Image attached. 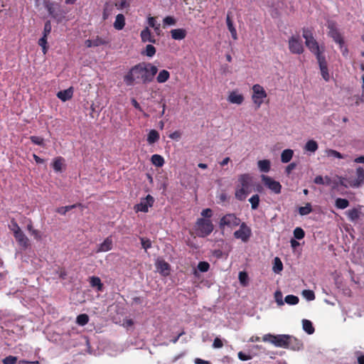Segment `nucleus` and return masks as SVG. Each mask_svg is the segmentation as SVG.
Returning a JSON list of instances; mask_svg holds the SVG:
<instances>
[{"label":"nucleus","mask_w":364,"mask_h":364,"mask_svg":"<svg viewBox=\"0 0 364 364\" xmlns=\"http://www.w3.org/2000/svg\"><path fill=\"white\" fill-rule=\"evenodd\" d=\"M140 36L143 42H150L152 43H156V42L154 37L151 36V31L147 27L141 31Z\"/></svg>","instance_id":"obj_21"},{"label":"nucleus","mask_w":364,"mask_h":364,"mask_svg":"<svg viewBox=\"0 0 364 364\" xmlns=\"http://www.w3.org/2000/svg\"><path fill=\"white\" fill-rule=\"evenodd\" d=\"M303 343L291 336H288V340L286 348H289L293 350H300L303 348Z\"/></svg>","instance_id":"obj_13"},{"label":"nucleus","mask_w":364,"mask_h":364,"mask_svg":"<svg viewBox=\"0 0 364 364\" xmlns=\"http://www.w3.org/2000/svg\"><path fill=\"white\" fill-rule=\"evenodd\" d=\"M17 364H40L38 361H28L26 360H19Z\"/></svg>","instance_id":"obj_64"},{"label":"nucleus","mask_w":364,"mask_h":364,"mask_svg":"<svg viewBox=\"0 0 364 364\" xmlns=\"http://www.w3.org/2000/svg\"><path fill=\"white\" fill-rule=\"evenodd\" d=\"M11 230L13 232L14 235L17 234L18 232L22 231L18 225L15 221H11V224L9 226Z\"/></svg>","instance_id":"obj_54"},{"label":"nucleus","mask_w":364,"mask_h":364,"mask_svg":"<svg viewBox=\"0 0 364 364\" xmlns=\"http://www.w3.org/2000/svg\"><path fill=\"white\" fill-rule=\"evenodd\" d=\"M243 100V96L236 92H232L228 97V101L232 104L241 105Z\"/></svg>","instance_id":"obj_23"},{"label":"nucleus","mask_w":364,"mask_h":364,"mask_svg":"<svg viewBox=\"0 0 364 364\" xmlns=\"http://www.w3.org/2000/svg\"><path fill=\"white\" fill-rule=\"evenodd\" d=\"M274 272L279 273L283 269V264L279 257L274 259L273 268Z\"/></svg>","instance_id":"obj_38"},{"label":"nucleus","mask_w":364,"mask_h":364,"mask_svg":"<svg viewBox=\"0 0 364 364\" xmlns=\"http://www.w3.org/2000/svg\"><path fill=\"white\" fill-rule=\"evenodd\" d=\"M296 164L295 163H291L290 164H289L287 168H286V172L289 174L292 170H294L295 168H296Z\"/></svg>","instance_id":"obj_63"},{"label":"nucleus","mask_w":364,"mask_h":364,"mask_svg":"<svg viewBox=\"0 0 364 364\" xmlns=\"http://www.w3.org/2000/svg\"><path fill=\"white\" fill-rule=\"evenodd\" d=\"M299 297L294 295H287L284 299V301L289 305H295L299 303Z\"/></svg>","instance_id":"obj_40"},{"label":"nucleus","mask_w":364,"mask_h":364,"mask_svg":"<svg viewBox=\"0 0 364 364\" xmlns=\"http://www.w3.org/2000/svg\"><path fill=\"white\" fill-rule=\"evenodd\" d=\"M169 77H170L169 73L166 70H162L159 72V73L156 77V80H157L158 82L163 83V82H166L168 80Z\"/></svg>","instance_id":"obj_30"},{"label":"nucleus","mask_w":364,"mask_h":364,"mask_svg":"<svg viewBox=\"0 0 364 364\" xmlns=\"http://www.w3.org/2000/svg\"><path fill=\"white\" fill-rule=\"evenodd\" d=\"M76 321L80 326H85L88 323L89 317L85 314H80L77 316Z\"/></svg>","instance_id":"obj_43"},{"label":"nucleus","mask_w":364,"mask_h":364,"mask_svg":"<svg viewBox=\"0 0 364 364\" xmlns=\"http://www.w3.org/2000/svg\"><path fill=\"white\" fill-rule=\"evenodd\" d=\"M240 222V219L235 214L228 213L220 218L219 227L223 230L226 228L232 230L237 227L241 223Z\"/></svg>","instance_id":"obj_4"},{"label":"nucleus","mask_w":364,"mask_h":364,"mask_svg":"<svg viewBox=\"0 0 364 364\" xmlns=\"http://www.w3.org/2000/svg\"><path fill=\"white\" fill-rule=\"evenodd\" d=\"M51 31V23L50 21H47L44 25L43 36L47 37Z\"/></svg>","instance_id":"obj_55"},{"label":"nucleus","mask_w":364,"mask_h":364,"mask_svg":"<svg viewBox=\"0 0 364 364\" xmlns=\"http://www.w3.org/2000/svg\"><path fill=\"white\" fill-rule=\"evenodd\" d=\"M156 266L158 272L160 274H161L164 276L169 274L170 265L166 261H164L163 259L158 260L156 263Z\"/></svg>","instance_id":"obj_16"},{"label":"nucleus","mask_w":364,"mask_h":364,"mask_svg":"<svg viewBox=\"0 0 364 364\" xmlns=\"http://www.w3.org/2000/svg\"><path fill=\"white\" fill-rule=\"evenodd\" d=\"M45 7L46 8L49 14L53 18H55L58 16V11L59 10V6L58 4H55L50 2V1H45Z\"/></svg>","instance_id":"obj_18"},{"label":"nucleus","mask_w":364,"mask_h":364,"mask_svg":"<svg viewBox=\"0 0 364 364\" xmlns=\"http://www.w3.org/2000/svg\"><path fill=\"white\" fill-rule=\"evenodd\" d=\"M305 236V232L301 228H296L294 230V237L297 240H301Z\"/></svg>","instance_id":"obj_45"},{"label":"nucleus","mask_w":364,"mask_h":364,"mask_svg":"<svg viewBox=\"0 0 364 364\" xmlns=\"http://www.w3.org/2000/svg\"><path fill=\"white\" fill-rule=\"evenodd\" d=\"M318 149V144L314 140H309L305 145V150L310 152H315Z\"/></svg>","instance_id":"obj_36"},{"label":"nucleus","mask_w":364,"mask_h":364,"mask_svg":"<svg viewBox=\"0 0 364 364\" xmlns=\"http://www.w3.org/2000/svg\"><path fill=\"white\" fill-rule=\"evenodd\" d=\"M249 201L250 203H251L252 205V208L253 210H255L258 208L259 206V197L257 194H255V195H253L250 199H249Z\"/></svg>","instance_id":"obj_44"},{"label":"nucleus","mask_w":364,"mask_h":364,"mask_svg":"<svg viewBox=\"0 0 364 364\" xmlns=\"http://www.w3.org/2000/svg\"><path fill=\"white\" fill-rule=\"evenodd\" d=\"M197 268L201 272H206L210 268V264L207 262H200Z\"/></svg>","instance_id":"obj_47"},{"label":"nucleus","mask_w":364,"mask_h":364,"mask_svg":"<svg viewBox=\"0 0 364 364\" xmlns=\"http://www.w3.org/2000/svg\"><path fill=\"white\" fill-rule=\"evenodd\" d=\"M154 202V198L151 196L148 195L146 198H142L141 202L135 205L134 208L136 212L141 211L146 213L149 210V208L153 205Z\"/></svg>","instance_id":"obj_10"},{"label":"nucleus","mask_w":364,"mask_h":364,"mask_svg":"<svg viewBox=\"0 0 364 364\" xmlns=\"http://www.w3.org/2000/svg\"><path fill=\"white\" fill-rule=\"evenodd\" d=\"M289 48L292 53L301 54L304 52L302 41L299 36H292L289 39Z\"/></svg>","instance_id":"obj_6"},{"label":"nucleus","mask_w":364,"mask_h":364,"mask_svg":"<svg viewBox=\"0 0 364 364\" xmlns=\"http://www.w3.org/2000/svg\"><path fill=\"white\" fill-rule=\"evenodd\" d=\"M237 356H238L239 359L242 361H246V360H249L252 359L251 355H247L242 351H240L238 353Z\"/></svg>","instance_id":"obj_58"},{"label":"nucleus","mask_w":364,"mask_h":364,"mask_svg":"<svg viewBox=\"0 0 364 364\" xmlns=\"http://www.w3.org/2000/svg\"><path fill=\"white\" fill-rule=\"evenodd\" d=\"M282 293L280 291H277L274 293V299L278 306L284 305Z\"/></svg>","instance_id":"obj_52"},{"label":"nucleus","mask_w":364,"mask_h":364,"mask_svg":"<svg viewBox=\"0 0 364 364\" xmlns=\"http://www.w3.org/2000/svg\"><path fill=\"white\" fill-rule=\"evenodd\" d=\"M240 283L242 287H247L249 284V277L247 272H240L238 275Z\"/></svg>","instance_id":"obj_34"},{"label":"nucleus","mask_w":364,"mask_h":364,"mask_svg":"<svg viewBox=\"0 0 364 364\" xmlns=\"http://www.w3.org/2000/svg\"><path fill=\"white\" fill-rule=\"evenodd\" d=\"M239 225L240 229L234 232V237L237 239H240L243 242L248 241L252 235L250 228L245 223H242Z\"/></svg>","instance_id":"obj_5"},{"label":"nucleus","mask_w":364,"mask_h":364,"mask_svg":"<svg viewBox=\"0 0 364 364\" xmlns=\"http://www.w3.org/2000/svg\"><path fill=\"white\" fill-rule=\"evenodd\" d=\"M293 151L291 149H285L281 154V161L283 163H288L293 156Z\"/></svg>","instance_id":"obj_27"},{"label":"nucleus","mask_w":364,"mask_h":364,"mask_svg":"<svg viewBox=\"0 0 364 364\" xmlns=\"http://www.w3.org/2000/svg\"><path fill=\"white\" fill-rule=\"evenodd\" d=\"M302 36L305 39V44L306 47L316 55V59H318V56H324L323 55L324 48L323 47H320L318 46V43L314 38L311 31L309 28H304Z\"/></svg>","instance_id":"obj_2"},{"label":"nucleus","mask_w":364,"mask_h":364,"mask_svg":"<svg viewBox=\"0 0 364 364\" xmlns=\"http://www.w3.org/2000/svg\"><path fill=\"white\" fill-rule=\"evenodd\" d=\"M151 162L154 166L161 167L164 164V159L161 155L154 154L151 156Z\"/></svg>","instance_id":"obj_31"},{"label":"nucleus","mask_w":364,"mask_h":364,"mask_svg":"<svg viewBox=\"0 0 364 364\" xmlns=\"http://www.w3.org/2000/svg\"><path fill=\"white\" fill-rule=\"evenodd\" d=\"M289 335H277L272 337V340H270V343L274 344L277 347L284 348L287 347V340Z\"/></svg>","instance_id":"obj_14"},{"label":"nucleus","mask_w":364,"mask_h":364,"mask_svg":"<svg viewBox=\"0 0 364 364\" xmlns=\"http://www.w3.org/2000/svg\"><path fill=\"white\" fill-rule=\"evenodd\" d=\"M226 23L228 28V30L230 31L232 38L235 40L237 38V31L235 28L233 26L232 21L230 18L229 13L227 14L226 17Z\"/></svg>","instance_id":"obj_26"},{"label":"nucleus","mask_w":364,"mask_h":364,"mask_svg":"<svg viewBox=\"0 0 364 364\" xmlns=\"http://www.w3.org/2000/svg\"><path fill=\"white\" fill-rule=\"evenodd\" d=\"M78 205H80V204H74L72 205L60 207L57 209V212L60 215H65L68 211L75 208Z\"/></svg>","instance_id":"obj_42"},{"label":"nucleus","mask_w":364,"mask_h":364,"mask_svg":"<svg viewBox=\"0 0 364 364\" xmlns=\"http://www.w3.org/2000/svg\"><path fill=\"white\" fill-rule=\"evenodd\" d=\"M317 61L319 65V68L321 70V74L322 77L326 81H328L330 75L328 71L327 62L326 60L325 56H318Z\"/></svg>","instance_id":"obj_12"},{"label":"nucleus","mask_w":364,"mask_h":364,"mask_svg":"<svg viewBox=\"0 0 364 364\" xmlns=\"http://www.w3.org/2000/svg\"><path fill=\"white\" fill-rule=\"evenodd\" d=\"M156 53V48L154 46L149 44L146 46V55L148 57H152Z\"/></svg>","instance_id":"obj_53"},{"label":"nucleus","mask_w":364,"mask_h":364,"mask_svg":"<svg viewBox=\"0 0 364 364\" xmlns=\"http://www.w3.org/2000/svg\"><path fill=\"white\" fill-rule=\"evenodd\" d=\"M201 215L203 218H207L206 219L210 218L212 215V210L210 208H205L201 212Z\"/></svg>","instance_id":"obj_61"},{"label":"nucleus","mask_w":364,"mask_h":364,"mask_svg":"<svg viewBox=\"0 0 364 364\" xmlns=\"http://www.w3.org/2000/svg\"><path fill=\"white\" fill-rule=\"evenodd\" d=\"M73 95V87H70L67 90H61L58 92L57 97L60 99L62 101L65 102L70 100Z\"/></svg>","instance_id":"obj_22"},{"label":"nucleus","mask_w":364,"mask_h":364,"mask_svg":"<svg viewBox=\"0 0 364 364\" xmlns=\"http://www.w3.org/2000/svg\"><path fill=\"white\" fill-rule=\"evenodd\" d=\"M31 141L37 145H42L43 143V139L40 136H31Z\"/></svg>","instance_id":"obj_57"},{"label":"nucleus","mask_w":364,"mask_h":364,"mask_svg":"<svg viewBox=\"0 0 364 364\" xmlns=\"http://www.w3.org/2000/svg\"><path fill=\"white\" fill-rule=\"evenodd\" d=\"M250 192L251 190H247L241 187L236 191L235 197L240 200H243Z\"/></svg>","instance_id":"obj_29"},{"label":"nucleus","mask_w":364,"mask_h":364,"mask_svg":"<svg viewBox=\"0 0 364 364\" xmlns=\"http://www.w3.org/2000/svg\"><path fill=\"white\" fill-rule=\"evenodd\" d=\"M159 139V134L157 131L153 129L151 130L148 134L147 141L149 144H154Z\"/></svg>","instance_id":"obj_33"},{"label":"nucleus","mask_w":364,"mask_h":364,"mask_svg":"<svg viewBox=\"0 0 364 364\" xmlns=\"http://www.w3.org/2000/svg\"><path fill=\"white\" fill-rule=\"evenodd\" d=\"M22 250H26L31 246L30 240L23 231L14 235Z\"/></svg>","instance_id":"obj_11"},{"label":"nucleus","mask_w":364,"mask_h":364,"mask_svg":"<svg viewBox=\"0 0 364 364\" xmlns=\"http://www.w3.org/2000/svg\"><path fill=\"white\" fill-rule=\"evenodd\" d=\"M326 154L328 156L335 157L338 159H343V156L338 151L333 149H328L326 150Z\"/></svg>","instance_id":"obj_48"},{"label":"nucleus","mask_w":364,"mask_h":364,"mask_svg":"<svg viewBox=\"0 0 364 364\" xmlns=\"http://www.w3.org/2000/svg\"><path fill=\"white\" fill-rule=\"evenodd\" d=\"M125 25V18L123 14H119L117 15L115 21L114 22V27L117 30H122Z\"/></svg>","instance_id":"obj_25"},{"label":"nucleus","mask_w":364,"mask_h":364,"mask_svg":"<svg viewBox=\"0 0 364 364\" xmlns=\"http://www.w3.org/2000/svg\"><path fill=\"white\" fill-rule=\"evenodd\" d=\"M357 178L352 181L350 185L353 187H359L364 181V169L359 166L356 168Z\"/></svg>","instance_id":"obj_17"},{"label":"nucleus","mask_w":364,"mask_h":364,"mask_svg":"<svg viewBox=\"0 0 364 364\" xmlns=\"http://www.w3.org/2000/svg\"><path fill=\"white\" fill-rule=\"evenodd\" d=\"M63 161L64 160L61 157H58L55 159L53 167L55 171H61Z\"/></svg>","instance_id":"obj_41"},{"label":"nucleus","mask_w":364,"mask_h":364,"mask_svg":"<svg viewBox=\"0 0 364 364\" xmlns=\"http://www.w3.org/2000/svg\"><path fill=\"white\" fill-rule=\"evenodd\" d=\"M223 346V343L222 341L219 338H215L213 341V347L214 348H220Z\"/></svg>","instance_id":"obj_60"},{"label":"nucleus","mask_w":364,"mask_h":364,"mask_svg":"<svg viewBox=\"0 0 364 364\" xmlns=\"http://www.w3.org/2000/svg\"><path fill=\"white\" fill-rule=\"evenodd\" d=\"M241 187L247 190H251L252 177L248 174L241 175L239 178Z\"/></svg>","instance_id":"obj_19"},{"label":"nucleus","mask_w":364,"mask_h":364,"mask_svg":"<svg viewBox=\"0 0 364 364\" xmlns=\"http://www.w3.org/2000/svg\"><path fill=\"white\" fill-rule=\"evenodd\" d=\"M335 205L338 209H345L349 205V201L346 198H338L336 200Z\"/></svg>","instance_id":"obj_35"},{"label":"nucleus","mask_w":364,"mask_h":364,"mask_svg":"<svg viewBox=\"0 0 364 364\" xmlns=\"http://www.w3.org/2000/svg\"><path fill=\"white\" fill-rule=\"evenodd\" d=\"M141 244L142 247L146 251L151 247V242L149 239L145 237H140Z\"/></svg>","instance_id":"obj_50"},{"label":"nucleus","mask_w":364,"mask_h":364,"mask_svg":"<svg viewBox=\"0 0 364 364\" xmlns=\"http://www.w3.org/2000/svg\"><path fill=\"white\" fill-rule=\"evenodd\" d=\"M164 23L166 25L171 26L176 24V20L172 16H166L164 19Z\"/></svg>","instance_id":"obj_59"},{"label":"nucleus","mask_w":364,"mask_h":364,"mask_svg":"<svg viewBox=\"0 0 364 364\" xmlns=\"http://www.w3.org/2000/svg\"><path fill=\"white\" fill-rule=\"evenodd\" d=\"M312 212V207L311 203H307L305 206L299 208V213L301 215H306Z\"/></svg>","instance_id":"obj_39"},{"label":"nucleus","mask_w":364,"mask_h":364,"mask_svg":"<svg viewBox=\"0 0 364 364\" xmlns=\"http://www.w3.org/2000/svg\"><path fill=\"white\" fill-rule=\"evenodd\" d=\"M47 43V37H44L43 36L42 38H41L38 41V45L43 48V53H46V45Z\"/></svg>","instance_id":"obj_56"},{"label":"nucleus","mask_w":364,"mask_h":364,"mask_svg":"<svg viewBox=\"0 0 364 364\" xmlns=\"http://www.w3.org/2000/svg\"><path fill=\"white\" fill-rule=\"evenodd\" d=\"M302 326L303 329L304 331H306L308 334H312L314 332V328L312 325L311 321L307 319H304L302 321Z\"/></svg>","instance_id":"obj_28"},{"label":"nucleus","mask_w":364,"mask_h":364,"mask_svg":"<svg viewBox=\"0 0 364 364\" xmlns=\"http://www.w3.org/2000/svg\"><path fill=\"white\" fill-rule=\"evenodd\" d=\"M157 72V67L151 63H141L132 68L124 76V81L129 86H132L134 83L147 84L154 80Z\"/></svg>","instance_id":"obj_1"},{"label":"nucleus","mask_w":364,"mask_h":364,"mask_svg":"<svg viewBox=\"0 0 364 364\" xmlns=\"http://www.w3.org/2000/svg\"><path fill=\"white\" fill-rule=\"evenodd\" d=\"M328 35L331 37L333 41L342 47V44H344V41L341 33L338 31L336 25L333 22H328Z\"/></svg>","instance_id":"obj_9"},{"label":"nucleus","mask_w":364,"mask_h":364,"mask_svg":"<svg viewBox=\"0 0 364 364\" xmlns=\"http://www.w3.org/2000/svg\"><path fill=\"white\" fill-rule=\"evenodd\" d=\"M262 180L264 186L274 193L278 194L281 192L282 186L279 182L276 181L271 177L264 175L262 176Z\"/></svg>","instance_id":"obj_8"},{"label":"nucleus","mask_w":364,"mask_h":364,"mask_svg":"<svg viewBox=\"0 0 364 364\" xmlns=\"http://www.w3.org/2000/svg\"><path fill=\"white\" fill-rule=\"evenodd\" d=\"M90 285L92 287H97L98 291H102L103 284L101 280L97 277H92L90 278Z\"/></svg>","instance_id":"obj_37"},{"label":"nucleus","mask_w":364,"mask_h":364,"mask_svg":"<svg viewBox=\"0 0 364 364\" xmlns=\"http://www.w3.org/2000/svg\"><path fill=\"white\" fill-rule=\"evenodd\" d=\"M112 248V240L110 237H107L96 250V252H107Z\"/></svg>","instance_id":"obj_20"},{"label":"nucleus","mask_w":364,"mask_h":364,"mask_svg":"<svg viewBox=\"0 0 364 364\" xmlns=\"http://www.w3.org/2000/svg\"><path fill=\"white\" fill-rule=\"evenodd\" d=\"M92 40L93 47H97V46L105 45V44L108 43L107 41H106L99 36H96L95 38H93Z\"/></svg>","instance_id":"obj_46"},{"label":"nucleus","mask_w":364,"mask_h":364,"mask_svg":"<svg viewBox=\"0 0 364 364\" xmlns=\"http://www.w3.org/2000/svg\"><path fill=\"white\" fill-rule=\"evenodd\" d=\"M17 357L9 355L2 360L3 364H17Z\"/></svg>","instance_id":"obj_49"},{"label":"nucleus","mask_w":364,"mask_h":364,"mask_svg":"<svg viewBox=\"0 0 364 364\" xmlns=\"http://www.w3.org/2000/svg\"><path fill=\"white\" fill-rule=\"evenodd\" d=\"M214 226L210 219L198 218L197 220L195 231L197 236L205 237L209 235L213 230Z\"/></svg>","instance_id":"obj_3"},{"label":"nucleus","mask_w":364,"mask_h":364,"mask_svg":"<svg viewBox=\"0 0 364 364\" xmlns=\"http://www.w3.org/2000/svg\"><path fill=\"white\" fill-rule=\"evenodd\" d=\"M314 182L316 184L324 185V178L323 176H317L314 178Z\"/></svg>","instance_id":"obj_62"},{"label":"nucleus","mask_w":364,"mask_h":364,"mask_svg":"<svg viewBox=\"0 0 364 364\" xmlns=\"http://www.w3.org/2000/svg\"><path fill=\"white\" fill-rule=\"evenodd\" d=\"M253 95L252 100L255 104L257 105V107H259L263 102V99L266 97L267 94L264 90V88L259 85H255L252 87Z\"/></svg>","instance_id":"obj_7"},{"label":"nucleus","mask_w":364,"mask_h":364,"mask_svg":"<svg viewBox=\"0 0 364 364\" xmlns=\"http://www.w3.org/2000/svg\"><path fill=\"white\" fill-rule=\"evenodd\" d=\"M171 33L174 40H182L186 36V31L183 28L173 29L171 31Z\"/></svg>","instance_id":"obj_24"},{"label":"nucleus","mask_w":364,"mask_h":364,"mask_svg":"<svg viewBox=\"0 0 364 364\" xmlns=\"http://www.w3.org/2000/svg\"><path fill=\"white\" fill-rule=\"evenodd\" d=\"M302 295L308 300L313 301L315 299L314 292L311 290H304Z\"/></svg>","instance_id":"obj_51"},{"label":"nucleus","mask_w":364,"mask_h":364,"mask_svg":"<svg viewBox=\"0 0 364 364\" xmlns=\"http://www.w3.org/2000/svg\"><path fill=\"white\" fill-rule=\"evenodd\" d=\"M258 167L262 172H268L270 169V162L269 160H260L258 161Z\"/></svg>","instance_id":"obj_32"},{"label":"nucleus","mask_w":364,"mask_h":364,"mask_svg":"<svg viewBox=\"0 0 364 364\" xmlns=\"http://www.w3.org/2000/svg\"><path fill=\"white\" fill-rule=\"evenodd\" d=\"M361 208L362 206H359L358 208H355L346 212L350 221L354 223L360 218L362 215Z\"/></svg>","instance_id":"obj_15"}]
</instances>
